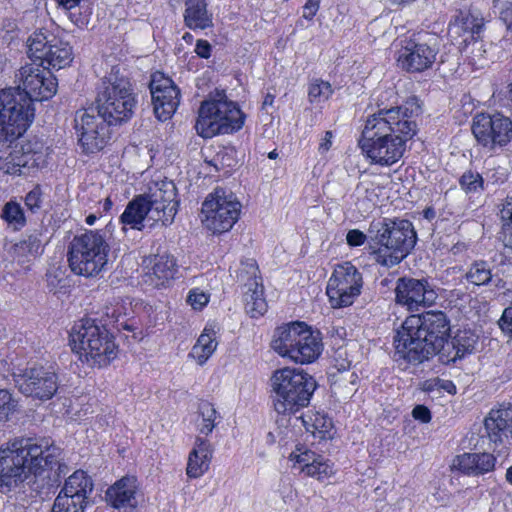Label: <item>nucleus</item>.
Returning a JSON list of instances; mask_svg holds the SVG:
<instances>
[{
	"label": "nucleus",
	"instance_id": "0e129e2a",
	"mask_svg": "<svg viewBox=\"0 0 512 512\" xmlns=\"http://www.w3.org/2000/svg\"><path fill=\"white\" fill-rule=\"evenodd\" d=\"M195 52L201 58H209L211 52V45L206 40H198L196 43Z\"/></svg>",
	"mask_w": 512,
	"mask_h": 512
},
{
	"label": "nucleus",
	"instance_id": "ddd939ff",
	"mask_svg": "<svg viewBox=\"0 0 512 512\" xmlns=\"http://www.w3.org/2000/svg\"><path fill=\"white\" fill-rule=\"evenodd\" d=\"M27 54L32 61L49 68L62 69L73 60L72 47L53 34L34 32L27 40Z\"/></svg>",
	"mask_w": 512,
	"mask_h": 512
},
{
	"label": "nucleus",
	"instance_id": "58836bf2",
	"mask_svg": "<svg viewBox=\"0 0 512 512\" xmlns=\"http://www.w3.org/2000/svg\"><path fill=\"white\" fill-rule=\"evenodd\" d=\"M456 349L464 358L466 355L473 353L478 342V336L470 330H460L453 337Z\"/></svg>",
	"mask_w": 512,
	"mask_h": 512
},
{
	"label": "nucleus",
	"instance_id": "423d86ee",
	"mask_svg": "<svg viewBox=\"0 0 512 512\" xmlns=\"http://www.w3.org/2000/svg\"><path fill=\"white\" fill-rule=\"evenodd\" d=\"M270 387L274 410L281 415H291L309 405L316 381L303 370L285 367L273 372Z\"/></svg>",
	"mask_w": 512,
	"mask_h": 512
},
{
	"label": "nucleus",
	"instance_id": "6ab92c4d",
	"mask_svg": "<svg viewBox=\"0 0 512 512\" xmlns=\"http://www.w3.org/2000/svg\"><path fill=\"white\" fill-rule=\"evenodd\" d=\"M396 302L410 311L431 306L437 293L427 279L400 278L395 288Z\"/></svg>",
	"mask_w": 512,
	"mask_h": 512
},
{
	"label": "nucleus",
	"instance_id": "052dcab7",
	"mask_svg": "<svg viewBox=\"0 0 512 512\" xmlns=\"http://www.w3.org/2000/svg\"><path fill=\"white\" fill-rule=\"evenodd\" d=\"M499 326L503 332L512 334V307L504 309L499 320Z\"/></svg>",
	"mask_w": 512,
	"mask_h": 512
},
{
	"label": "nucleus",
	"instance_id": "2eb2a0df",
	"mask_svg": "<svg viewBox=\"0 0 512 512\" xmlns=\"http://www.w3.org/2000/svg\"><path fill=\"white\" fill-rule=\"evenodd\" d=\"M362 275L350 262L337 265L330 277L326 293L333 308L351 305L360 295Z\"/></svg>",
	"mask_w": 512,
	"mask_h": 512
},
{
	"label": "nucleus",
	"instance_id": "c9c22d12",
	"mask_svg": "<svg viewBox=\"0 0 512 512\" xmlns=\"http://www.w3.org/2000/svg\"><path fill=\"white\" fill-rule=\"evenodd\" d=\"M501 240L505 247L512 250V196H507L500 209Z\"/></svg>",
	"mask_w": 512,
	"mask_h": 512
},
{
	"label": "nucleus",
	"instance_id": "bb28decb",
	"mask_svg": "<svg viewBox=\"0 0 512 512\" xmlns=\"http://www.w3.org/2000/svg\"><path fill=\"white\" fill-rule=\"evenodd\" d=\"M213 455V447L209 441L197 437L195 446L189 453L186 474L189 478H199L208 469Z\"/></svg>",
	"mask_w": 512,
	"mask_h": 512
},
{
	"label": "nucleus",
	"instance_id": "338daca9",
	"mask_svg": "<svg viewBox=\"0 0 512 512\" xmlns=\"http://www.w3.org/2000/svg\"><path fill=\"white\" fill-rule=\"evenodd\" d=\"M439 386H440L441 389L447 391L449 394H455L456 393V386L450 380H441Z\"/></svg>",
	"mask_w": 512,
	"mask_h": 512
},
{
	"label": "nucleus",
	"instance_id": "774afa93",
	"mask_svg": "<svg viewBox=\"0 0 512 512\" xmlns=\"http://www.w3.org/2000/svg\"><path fill=\"white\" fill-rule=\"evenodd\" d=\"M57 4L67 10L76 7L81 0H55Z\"/></svg>",
	"mask_w": 512,
	"mask_h": 512
},
{
	"label": "nucleus",
	"instance_id": "37998d69",
	"mask_svg": "<svg viewBox=\"0 0 512 512\" xmlns=\"http://www.w3.org/2000/svg\"><path fill=\"white\" fill-rule=\"evenodd\" d=\"M199 414L202 418V423L199 424V431L202 434L208 435L210 434L215 427V419L217 415V411L214 406L208 402H201L199 405Z\"/></svg>",
	"mask_w": 512,
	"mask_h": 512
},
{
	"label": "nucleus",
	"instance_id": "5701e85b",
	"mask_svg": "<svg viewBox=\"0 0 512 512\" xmlns=\"http://www.w3.org/2000/svg\"><path fill=\"white\" fill-rule=\"evenodd\" d=\"M483 26V19L470 11H459L450 21L448 35L451 40L459 45L475 39Z\"/></svg>",
	"mask_w": 512,
	"mask_h": 512
},
{
	"label": "nucleus",
	"instance_id": "f03ea898",
	"mask_svg": "<svg viewBox=\"0 0 512 512\" xmlns=\"http://www.w3.org/2000/svg\"><path fill=\"white\" fill-rule=\"evenodd\" d=\"M416 133V123L407 106L380 109L367 117L359 146L371 163L391 166L406 150V142Z\"/></svg>",
	"mask_w": 512,
	"mask_h": 512
},
{
	"label": "nucleus",
	"instance_id": "b1692460",
	"mask_svg": "<svg viewBox=\"0 0 512 512\" xmlns=\"http://www.w3.org/2000/svg\"><path fill=\"white\" fill-rule=\"evenodd\" d=\"M495 457L490 453H464L453 460V467L469 476H479L495 468Z\"/></svg>",
	"mask_w": 512,
	"mask_h": 512
},
{
	"label": "nucleus",
	"instance_id": "bf43d9fd",
	"mask_svg": "<svg viewBox=\"0 0 512 512\" xmlns=\"http://www.w3.org/2000/svg\"><path fill=\"white\" fill-rule=\"evenodd\" d=\"M369 239V233L366 235L358 229H351L347 232L346 241L351 247L361 246Z\"/></svg>",
	"mask_w": 512,
	"mask_h": 512
},
{
	"label": "nucleus",
	"instance_id": "f3484780",
	"mask_svg": "<svg viewBox=\"0 0 512 512\" xmlns=\"http://www.w3.org/2000/svg\"><path fill=\"white\" fill-rule=\"evenodd\" d=\"M472 133L478 143L489 150L501 148L512 139V121L499 113L477 114L473 119Z\"/></svg>",
	"mask_w": 512,
	"mask_h": 512
},
{
	"label": "nucleus",
	"instance_id": "39448f33",
	"mask_svg": "<svg viewBox=\"0 0 512 512\" xmlns=\"http://www.w3.org/2000/svg\"><path fill=\"white\" fill-rule=\"evenodd\" d=\"M369 240L375 261L393 267L414 248L417 236L410 221L383 219L370 223Z\"/></svg>",
	"mask_w": 512,
	"mask_h": 512
},
{
	"label": "nucleus",
	"instance_id": "ea45409f",
	"mask_svg": "<svg viewBox=\"0 0 512 512\" xmlns=\"http://www.w3.org/2000/svg\"><path fill=\"white\" fill-rule=\"evenodd\" d=\"M461 189L466 194H476L484 190V179L476 171L468 170L459 179Z\"/></svg>",
	"mask_w": 512,
	"mask_h": 512
},
{
	"label": "nucleus",
	"instance_id": "9b49d317",
	"mask_svg": "<svg viewBox=\"0 0 512 512\" xmlns=\"http://www.w3.org/2000/svg\"><path fill=\"white\" fill-rule=\"evenodd\" d=\"M109 251V244L103 234L96 230H86L74 236L70 242L69 267L76 275L96 277L106 269Z\"/></svg>",
	"mask_w": 512,
	"mask_h": 512
},
{
	"label": "nucleus",
	"instance_id": "e433bc0d",
	"mask_svg": "<svg viewBox=\"0 0 512 512\" xmlns=\"http://www.w3.org/2000/svg\"><path fill=\"white\" fill-rule=\"evenodd\" d=\"M1 218L14 230H20L26 225L23 208L15 200H10L3 206Z\"/></svg>",
	"mask_w": 512,
	"mask_h": 512
},
{
	"label": "nucleus",
	"instance_id": "cd10ccee",
	"mask_svg": "<svg viewBox=\"0 0 512 512\" xmlns=\"http://www.w3.org/2000/svg\"><path fill=\"white\" fill-rule=\"evenodd\" d=\"M136 478L125 476L115 482L106 491V501L114 508H122L131 504L136 493Z\"/></svg>",
	"mask_w": 512,
	"mask_h": 512
},
{
	"label": "nucleus",
	"instance_id": "09e8293b",
	"mask_svg": "<svg viewBox=\"0 0 512 512\" xmlns=\"http://www.w3.org/2000/svg\"><path fill=\"white\" fill-rule=\"evenodd\" d=\"M125 314V307L120 299H114L110 305L104 308L105 325L117 323L122 315Z\"/></svg>",
	"mask_w": 512,
	"mask_h": 512
},
{
	"label": "nucleus",
	"instance_id": "f257e3e1",
	"mask_svg": "<svg viewBox=\"0 0 512 512\" xmlns=\"http://www.w3.org/2000/svg\"><path fill=\"white\" fill-rule=\"evenodd\" d=\"M17 86L0 91V143H12L27 130L34 118L33 101L51 98L56 79L40 63H27L15 74Z\"/></svg>",
	"mask_w": 512,
	"mask_h": 512
},
{
	"label": "nucleus",
	"instance_id": "a19ab883",
	"mask_svg": "<svg viewBox=\"0 0 512 512\" xmlns=\"http://www.w3.org/2000/svg\"><path fill=\"white\" fill-rule=\"evenodd\" d=\"M333 94L329 82L316 79L312 81L308 89V98L311 103H321L328 100Z\"/></svg>",
	"mask_w": 512,
	"mask_h": 512
},
{
	"label": "nucleus",
	"instance_id": "4d7b16f0",
	"mask_svg": "<svg viewBox=\"0 0 512 512\" xmlns=\"http://www.w3.org/2000/svg\"><path fill=\"white\" fill-rule=\"evenodd\" d=\"M41 190L39 187H35L25 196V205L32 212L35 213L41 206Z\"/></svg>",
	"mask_w": 512,
	"mask_h": 512
},
{
	"label": "nucleus",
	"instance_id": "20e7f679",
	"mask_svg": "<svg viewBox=\"0 0 512 512\" xmlns=\"http://www.w3.org/2000/svg\"><path fill=\"white\" fill-rule=\"evenodd\" d=\"M450 332V322L442 311L411 315L394 336V359L419 364L435 355V349Z\"/></svg>",
	"mask_w": 512,
	"mask_h": 512
},
{
	"label": "nucleus",
	"instance_id": "603ef678",
	"mask_svg": "<svg viewBox=\"0 0 512 512\" xmlns=\"http://www.w3.org/2000/svg\"><path fill=\"white\" fill-rule=\"evenodd\" d=\"M321 455H317L313 451L305 450L301 453L292 452L290 455V460L301 464V468H308V465L313 464L316 460H318Z\"/></svg>",
	"mask_w": 512,
	"mask_h": 512
},
{
	"label": "nucleus",
	"instance_id": "c85d7f7f",
	"mask_svg": "<svg viewBox=\"0 0 512 512\" xmlns=\"http://www.w3.org/2000/svg\"><path fill=\"white\" fill-rule=\"evenodd\" d=\"M207 6V0H185V25L192 30H204L211 27L213 18Z\"/></svg>",
	"mask_w": 512,
	"mask_h": 512
},
{
	"label": "nucleus",
	"instance_id": "7ed1b4c3",
	"mask_svg": "<svg viewBox=\"0 0 512 512\" xmlns=\"http://www.w3.org/2000/svg\"><path fill=\"white\" fill-rule=\"evenodd\" d=\"M59 448L30 438H15L0 447V490L20 488L58 464Z\"/></svg>",
	"mask_w": 512,
	"mask_h": 512
},
{
	"label": "nucleus",
	"instance_id": "393cba45",
	"mask_svg": "<svg viewBox=\"0 0 512 512\" xmlns=\"http://www.w3.org/2000/svg\"><path fill=\"white\" fill-rule=\"evenodd\" d=\"M238 281L244 283V302L246 312L253 318L263 315L267 310V303L263 297V285L258 281L257 275H238Z\"/></svg>",
	"mask_w": 512,
	"mask_h": 512
},
{
	"label": "nucleus",
	"instance_id": "6e6552de",
	"mask_svg": "<svg viewBox=\"0 0 512 512\" xmlns=\"http://www.w3.org/2000/svg\"><path fill=\"white\" fill-rule=\"evenodd\" d=\"M95 104L97 112L110 125L128 122L137 104L129 79L115 73L104 78L97 89Z\"/></svg>",
	"mask_w": 512,
	"mask_h": 512
},
{
	"label": "nucleus",
	"instance_id": "7c9ffc66",
	"mask_svg": "<svg viewBox=\"0 0 512 512\" xmlns=\"http://www.w3.org/2000/svg\"><path fill=\"white\" fill-rule=\"evenodd\" d=\"M94 489V484L89 475L82 470L75 471L64 482L60 491L83 499L89 502L90 495Z\"/></svg>",
	"mask_w": 512,
	"mask_h": 512
},
{
	"label": "nucleus",
	"instance_id": "49530a36",
	"mask_svg": "<svg viewBox=\"0 0 512 512\" xmlns=\"http://www.w3.org/2000/svg\"><path fill=\"white\" fill-rule=\"evenodd\" d=\"M463 50L470 58V63L472 65L477 67H482L484 65L483 60L485 59L486 50L484 49L482 41L477 39L470 40L465 43Z\"/></svg>",
	"mask_w": 512,
	"mask_h": 512
},
{
	"label": "nucleus",
	"instance_id": "f8f14e48",
	"mask_svg": "<svg viewBox=\"0 0 512 512\" xmlns=\"http://www.w3.org/2000/svg\"><path fill=\"white\" fill-rule=\"evenodd\" d=\"M241 207L232 191L217 187L202 203V223L214 234L227 232L239 219Z\"/></svg>",
	"mask_w": 512,
	"mask_h": 512
},
{
	"label": "nucleus",
	"instance_id": "9d476101",
	"mask_svg": "<svg viewBox=\"0 0 512 512\" xmlns=\"http://www.w3.org/2000/svg\"><path fill=\"white\" fill-rule=\"evenodd\" d=\"M271 347L282 357L307 364L319 357L322 342L318 332H313L304 322H294L275 330Z\"/></svg>",
	"mask_w": 512,
	"mask_h": 512
},
{
	"label": "nucleus",
	"instance_id": "13d9d810",
	"mask_svg": "<svg viewBox=\"0 0 512 512\" xmlns=\"http://www.w3.org/2000/svg\"><path fill=\"white\" fill-rule=\"evenodd\" d=\"M347 353L346 350L340 348L335 352L334 360H335V368L337 369V373H351L349 370L351 366V360L346 358Z\"/></svg>",
	"mask_w": 512,
	"mask_h": 512
},
{
	"label": "nucleus",
	"instance_id": "79ce46f5",
	"mask_svg": "<svg viewBox=\"0 0 512 512\" xmlns=\"http://www.w3.org/2000/svg\"><path fill=\"white\" fill-rule=\"evenodd\" d=\"M301 471L304 472L307 476L317 478L318 480L329 478L334 474L333 464H331L323 456H321L313 464L308 465V468H301Z\"/></svg>",
	"mask_w": 512,
	"mask_h": 512
},
{
	"label": "nucleus",
	"instance_id": "412c9836",
	"mask_svg": "<svg viewBox=\"0 0 512 512\" xmlns=\"http://www.w3.org/2000/svg\"><path fill=\"white\" fill-rule=\"evenodd\" d=\"M403 43L397 56L399 67L411 73L423 72L432 67L438 54L435 45L419 43L413 39L404 40Z\"/></svg>",
	"mask_w": 512,
	"mask_h": 512
},
{
	"label": "nucleus",
	"instance_id": "4468645a",
	"mask_svg": "<svg viewBox=\"0 0 512 512\" xmlns=\"http://www.w3.org/2000/svg\"><path fill=\"white\" fill-rule=\"evenodd\" d=\"M150 209L151 225L161 222L163 226L170 225L177 214L179 201L177 189L173 181L160 179L148 185L146 193L141 195Z\"/></svg>",
	"mask_w": 512,
	"mask_h": 512
},
{
	"label": "nucleus",
	"instance_id": "3c124183",
	"mask_svg": "<svg viewBox=\"0 0 512 512\" xmlns=\"http://www.w3.org/2000/svg\"><path fill=\"white\" fill-rule=\"evenodd\" d=\"M28 247L25 242L20 241L16 243L12 248V254L14 260H16L19 264H25L30 262L32 259L36 258V256L32 254H28Z\"/></svg>",
	"mask_w": 512,
	"mask_h": 512
},
{
	"label": "nucleus",
	"instance_id": "a878e982",
	"mask_svg": "<svg viewBox=\"0 0 512 512\" xmlns=\"http://www.w3.org/2000/svg\"><path fill=\"white\" fill-rule=\"evenodd\" d=\"M177 262L173 255L162 253L155 255L150 271L144 275L145 283L159 287L174 278Z\"/></svg>",
	"mask_w": 512,
	"mask_h": 512
},
{
	"label": "nucleus",
	"instance_id": "5fc2aeb1",
	"mask_svg": "<svg viewBox=\"0 0 512 512\" xmlns=\"http://www.w3.org/2000/svg\"><path fill=\"white\" fill-rule=\"evenodd\" d=\"M22 241L25 242V244L29 248L28 254H32L37 257L41 253L42 239L40 232L35 231L29 234L27 238H25Z\"/></svg>",
	"mask_w": 512,
	"mask_h": 512
},
{
	"label": "nucleus",
	"instance_id": "dca6fc26",
	"mask_svg": "<svg viewBox=\"0 0 512 512\" xmlns=\"http://www.w3.org/2000/svg\"><path fill=\"white\" fill-rule=\"evenodd\" d=\"M13 377L21 393L40 400L51 399L58 389V377L51 366L33 364Z\"/></svg>",
	"mask_w": 512,
	"mask_h": 512
},
{
	"label": "nucleus",
	"instance_id": "c03bdc74",
	"mask_svg": "<svg viewBox=\"0 0 512 512\" xmlns=\"http://www.w3.org/2000/svg\"><path fill=\"white\" fill-rule=\"evenodd\" d=\"M492 278L491 270L484 261L474 263L467 272V279L475 285H485Z\"/></svg>",
	"mask_w": 512,
	"mask_h": 512
},
{
	"label": "nucleus",
	"instance_id": "680f3d73",
	"mask_svg": "<svg viewBox=\"0 0 512 512\" xmlns=\"http://www.w3.org/2000/svg\"><path fill=\"white\" fill-rule=\"evenodd\" d=\"M320 0H306L303 6V17L311 20L319 10Z\"/></svg>",
	"mask_w": 512,
	"mask_h": 512
},
{
	"label": "nucleus",
	"instance_id": "0eeeda50",
	"mask_svg": "<svg viewBox=\"0 0 512 512\" xmlns=\"http://www.w3.org/2000/svg\"><path fill=\"white\" fill-rule=\"evenodd\" d=\"M72 350L82 362L89 366H107L117 356L113 336L92 319H82L75 323L70 332Z\"/></svg>",
	"mask_w": 512,
	"mask_h": 512
},
{
	"label": "nucleus",
	"instance_id": "aec40b11",
	"mask_svg": "<svg viewBox=\"0 0 512 512\" xmlns=\"http://www.w3.org/2000/svg\"><path fill=\"white\" fill-rule=\"evenodd\" d=\"M150 92L155 116L166 121L175 113L180 103V90L161 72H155L150 82Z\"/></svg>",
	"mask_w": 512,
	"mask_h": 512
},
{
	"label": "nucleus",
	"instance_id": "f704fd0d",
	"mask_svg": "<svg viewBox=\"0 0 512 512\" xmlns=\"http://www.w3.org/2000/svg\"><path fill=\"white\" fill-rule=\"evenodd\" d=\"M88 501L74 497L62 491L54 500L51 512H84Z\"/></svg>",
	"mask_w": 512,
	"mask_h": 512
},
{
	"label": "nucleus",
	"instance_id": "69168bd1",
	"mask_svg": "<svg viewBox=\"0 0 512 512\" xmlns=\"http://www.w3.org/2000/svg\"><path fill=\"white\" fill-rule=\"evenodd\" d=\"M332 137H333L332 132L326 131L322 142L319 144V152L320 153H325L331 148Z\"/></svg>",
	"mask_w": 512,
	"mask_h": 512
},
{
	"label": "nucleus",
	"instance_id": "6e6d98bb",
	"mask_svg": "<svg viewBox=\"0 0 512 512\" xmlns=\"http://www.w3.org/2000/svg\"><path fill=\"white\" fill-rule=\"evenodd\" d=\"M22 241L25 242V244L29 248L28 254H32L37 257L41 253L42 239L40 232L35 231L29 234L27 238H25Z\"/></svg>",
	"mask_w": 512,
	"mask_h": 512
},
{
	"label": "nucleus",
	"instance_id": "473e14b6",
	"mask_svg": "<svg viewBox=\"0 0 512 512\" xmlns=\"http://www.w3.org/2000/svg\"><path fill=\"white\" fill-rule=\"evenodd\" d=\"M331 392L338 401L348 400L358 389L356 373H336L332 375Z\"/></svg>",
	"mask_w": 512,
	"mask_h": 512
},
{
	"label": "nucleus",
	"instance_id": "a18cd8bd",
	"mask_svg": "<svg viewBox=\"0 0 512 512\" xmlns=\"http://www.w3.org/2000/svg\"><path fill=\"white\" fill-rule=\"evenodd\" d=\"M436 354L439 356V360L445 364L462 359L461 354L456 349L453 338L448 340V337L442 339V343L435 349Z\"/></svg>",
	"mask_w": 512,
	"mask_h": 512
},
{
	"label": "nucleus",
	"instance_id": "864d4df0",
	"mask_svg": "<svg viewBox=\"0 0 512 512\" xmlns=\"http://www.w3.org/2000/svg\"><path fill=\"white\" fill-rule=\"evenodd\" d=\"M498 9L500 19L506 24L507 28L512 25V1L498 0L495 4Z\"/></svg>",
	"mask_w": 512,
	"mask_h": 512
},
{
	"label": "nucleus",
	"instance_id": "de8ad7c7",
	"mask_svg": "<svg viewBox=\"0 0 512 512\" xmlns=\"http://www.w3.org/2000/svg\"><path fill=\"white\" fill-rule=\"evenodd\" d=\"M17 401L6 389H0V422L9 420L10 415L16 411Z\"/></svg>",
	"mask_w": 512,
	"mask_h": 512
},
{
	"label": "nucleus",
	"instance_id": "4c0bfd02",
	"mask_svg": "<svg viewBox=\"0 0 512 512\" xmlns=\"http://www.w3.org/2000/svg\"><path fill=\"white\" fill-rule=\"evenodd\" d=\"M303 423L308 432L319 438H325L333 427L332 420L319 413L314 418L309 417V420L303 419Z\"/></svg>",
	"mask_w": 512,
	"mask_h": 512
},
{
	"label": "nucleus",
	"instance_id": "8fccbe9b",
	"mask_svg": "<svg viewBox=\"0 0 512 512\" xmlns=\"http://www.w3.org/2000/svg\"><path fill=\"white\" fill-rule=\"evenodd\" d=\"M187 302L193 309H202L209 302V295L199 289H192L188 296Z\"/></svg>",
	"mask_w": 512,
	"mask_h": 512
},
{
	"label": "nucleus",
	"instance_id": "72a5a7b5",
	"mask_svg": "<svg viewBox=\"0 0 512 512\" xmlns=\"http://www.w3.org/2000/svg\"><path fill=\"white\" fill-rule=\"evenodd\" d=\"M26 164V155L17 149V145L14 148L7 146L0 150V171L4 174H21V170Z\"/></svg>",
	"mask_w": 512,
	"mask_h": 512
},
{
	"label": "nucleus",
	"instance_id": "c756f323",
	"mask_svg": "<svg viewBox=\"0 0 512 512\" xmlns=\"http://www.w3.org/2000/svg\"><path fill=\"white\" fill-rule=\"evenodd\" d=\"M150 221V209L144 198L139 195L127 205L126 209L121 215V222L130 225L131 228L142 230L144 227V220Z\"/></svg>",
	"mask_w": 512,
	"mask_h": 512
},
{
	"label": "nucleus",
	"instance_id": "4be33fe9",
	"mask_svg": "<svg viewBox=\"0 0 512 512\" xmlns=\"http://www.w3.org/2000/svg\"><path fill=\"white\" fill-rule=\"evenodd\" d=\"M484 426L491 442L505 446L512 435V405L503 404L492 409L485 418Z\"/></svg>",
	"mask_w": 512,
	"mask_h": 512
},
{
	"label": "nucleus",
	"instance_id": "1a4fd4ad",
	"mask_svg": "<svg viewBox=\"0 0 512 512\" xmlns=\"http://www.w3.org/2000/svg\"><path fill=\"white\" fill-rule=\"evenodd\" d=\"M244 119L245 116L236 103L228 100L223 92H216L202 102L195 129L203 138H211L240 130Z\"/></svg>",
	"mask_w": 512,
	"mask_h": 512
},
{
	"label": "nucleus",
	"instance_id": "a211bd4d",
	"mask_svg": "<svg viewBox=\"0 0 512 512\" xmlns=\"http://www.w3.org/2000/svg\"><path fill=\"white\" fill-rule=\"evenodd\" d=\"M74 122L78 141L84 152L94 153L103 149L110 138L111 125L101 114L80 110L76 112Z\"/></svg>",
	"mask_w": 512,
	"mask_h": 512
},
{
	"label": "nucleus",
	"instance_id": "e2e57ef3",
	"mask_svg": "<svg viewBox=\"0 0 512 512\" xmlns=\"http://www.w3.org/2000/svg\"><path fill=\"white\" fill-rule=\"evenodd\" d=\"M412 415L416 420H420L423 423H428L431 420L429 409L423 405H417L414 407Z\"/></svg>",
	"mask_w": 512,
	"mask_h": 512
},
{
	"label": "nucleus",
	"instance_id": "2f4dec72",
	"mask_svg": "<svg viewBox=\"0 0 512 512\" xmlns=\"http://www.w3.org/2000/svg\"><path fill=\"white\" fill-rule=\"evenodd\" d=\"M216 332L211 328H205L192 347L189 357L193 358L200 366L204 365L217 348Z\"/></svg>",
	"mask_w": 512,
	"mask_h": 512
}]
</instances>
